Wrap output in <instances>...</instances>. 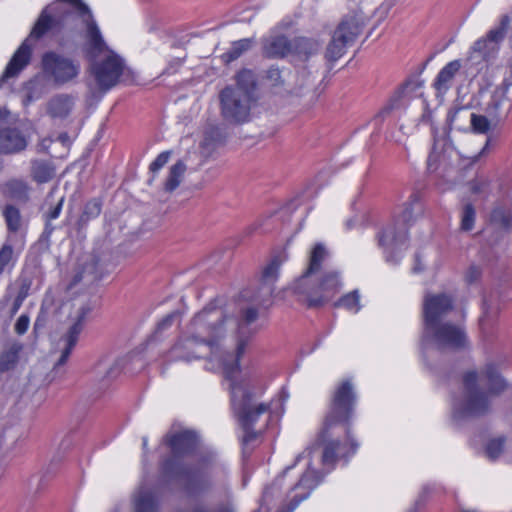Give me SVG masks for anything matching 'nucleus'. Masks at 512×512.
I'll return each mask as SVG.
<instances>
[{
	"label": "nucleus",
	"instance_id": "nucleus-1",
	"mask_svg": "<svg viewBox=\"0 0 512 512\" xmlns=\"http://www.w3.org/2000/svg\"><path fill=\"white\" fill-rule=\"evenodd\" d=\"M82 25L85 29V50L89 60L112 51L106 44L90 8L81 0H57L46 6L39 15L29 37L16 50L0 78V86L15 77L30 62V38L39 39L47 32L62 34L73 32Z\"/></svg>",
	"mask_w": 512,
	"mask_h": 512
},
{
	"label": "nucleus",
	"instance_id": "nucleus-2",
	"mask_svg": "<svg viewBox=\"0 0 512 512\" xmlns=\"http://www.w3.org/2000/svg\"><path fill=\"white\" fill-rule=\"evenodd\" d=\"M163 443L171 451V455L166 456L160 464L161 474L167 482H176L191 497L202 495L212 489L215 474L223 471L213 454L201 456L194 463L182 460L197 449L199 438L196 432H168L163 438Z\"/></svg>",
	"mask_w": 512,
	"mask_h": 512
},
{
	"label": "nucleus",
	"instance_id": "nucleus-3",
	"mask_svg": "<svg viewBox=\"0 0 512 512\" xmlns=\"http://www.w3.org/2000/svg\"><path fill=\"white\" fill-rule=\"evenodd\" d=\"M356 395L350 381H344L334 392L331 406L325 417L323 429L318 437L317 443L323 447L322 464L333 467L341 458H346L356 452L358 443L350 436L348 427H345L347 440L350 443V450L346 445L333 439L332 429L338 425H346L352 416Z\"/></svg>",
	"mask_w": 512,
	"mask_h": 512
},
{
	"label": "nucleus",
	"instance_id": "nucleus-4",
	"mask_svg": "<svg viewBox=\"0 0 512 512\" xmlns=\"http://www.w3.org/2000/svg\"><path fill=\"white\" fill-rule=\"evenodd\" d=\"M328 256L326 247L322 243H317L311 250L308 267L290 286L292 293L309 308L323 306L342 287L338 271L321 272L322 263Z\"/></svg>",
	"mask_w": 512,
	"mask_h": 512
},
{
	"label": "nucleus",
	"instance_id": "nucleus-5",
	"mask_svg": "<svg viewBox=\"0 0 512 512\" xmlns=\"http://www.w3.org/2000/svg\"><path fill=\"white\" fill-rule=\"evenodd\" d=\"M228 380L230 381L232 410L244 430L242 443L247 446L257 439L258 433L254 430V425L261 415L269 412L270 406L257 402L247 385L238 383L233 378Z\"/></svg>",
	"mask_w": 512,
	"mask_h": 512
},
{
	"label": "nucleus",
	"instance_id": "nucleus-6",
	"mask_svg": "<svg viewBox=\"0 0 512 512\" xmlns=\"http://www.w3.org/2000/svg\"><path fill=\"white\" fill-rule=\"evenodd\" d=\"M421 212L420 197L418 193H413L404 204L401 214L377 234L378 245L384 249L388 262H395L393 259L394 251L406 247L408 226Z\"/></svg>",
	"mask_w": 512,
	"mask_h": 512
},
{
	"label": "nucleus",
	"instance_id": "nucleus-7",
	"mask_svg": "<svg viewBox=\"0 0 512 512\" xmlns=\"http://www.w3.org/2000/svg\"><path fill=\"white\" fill-rule=\"evenodd\" d=\"M227 320L226 312L216 305V301H212L193 317L187 333L195 342L208 345L212 349L211 357L217 359L213 349L226 335L225 323Z\"/></svg>",
	"mask_w": 512,
	"mask_h": 512
},
{
	"label": "nucleus",
	"instance_id": "nucleus-8",
	"mask_svg": "<svg viewBox=\"0 0 512 512\" xmlns=\"http://www.w3.org/2000/svg\"><path fill=\"white\" fill-rule=\"evenodd\" d=\"M90 73L95 89L105 94L125 80L129 71L124 59L114 51L90 60Z\"/></svg>",
	"mask_w": 512,
	"mask_h": 512
},
{
	"label": "nucleus",
	"instance_id": "nucleus-9",
	"mask_svg": "<svg viewBox=\"0 0 512 512\" xmlns=\"http://www.w3.org/2000/svg\"><path fill=\"white\" fill-rule=\"evenodd\" d=\"M464 398L453 404V416L457 420L467 417H479L489 413L491 403L488 395L478 387V375L475 371L463 376Z\"/></svg>",
	"mask_w": 512,
	"mask_h": 512
},
{
	"label": "nucleus",
	"instance_id": "nucleus-10",
	"mask_svg": "<svg viewBox=\"0 0 512 512\" xmlns=\"http://www.w3.org/2000/svg\"><path fill=\"white\" fill-rule=\"evenodd\" d=\"M41 63L45 77L57 86L71 83L80 75V62L57 52H46Z\"/></svg>",
	"mask_w": 512,
	"mask_h": 512
},
{
	"label": "nucleus",
	"instance_id": "nucleus-11",
	"mask_svg": "<svg viewBox=\"0 0 512 512\" xmlns=\"http://www.w3.org/2000/svg\"><path fill=\"white\" fill-rule=\"evenodd\" d=\"M220 111L229 124H243L250 120L251 105L255 101L239 89L225 87L219 94Z\"/></svg>",
	"mask_w": 512,
	"mask_h": 512
},
{
	"label": "nucleus",
	"instance_id": "nucleus-12",
	"mask_svg": "<svg viewBox=\"0 0 512 512\" xmlns=\"http://www.w3.org/2000/svg\"><path fill=\"white\" fill-rule=\"evenodd\" d=\"M258 319V310L254 307H248L241 310L240 318L237 320L238 340L236 355L227 354L222 359V366L225 377L231 379L239 372V360L244 354L250 336L254 333L249 326Z\"/></svg>",
	"mask_w": 512,
	"mask_h": 512
},
{
	"label": "nucleus",
	"instance_id": "nucleus-13",
	"mask_svg": "<svg viewBox=\"0 0 512 512\" xmlns=\"http://www.w3.org/2000/svg\"><path fill=\"white\" fill-rule=\"evenodd\" d=\"M361 31V23L355 15L345 16L332 35L326 48L325 57L329 61H337L343 56L347 46L355 42Z\"/></svg>",
	"mask_w": 512,
	"mask_h": 512
},
{
	"label": "nucleus",
	"instance_id": "nucleus-14",
	"mask_svg": "<svg viewBox=\"0 0 512 512\" xmlns=\"http://www.w3.org/2000/svg\"><path fill=\"white\" fill-rule=\"evenodd\" d=\"M433 341L439 349L457 350L465 346L464 330L455 324L442 323L423 329V341Z\"/></svg>",
	"mask_w": 512,
	"mask_h": 512
},
{
	"label": "nucleus",
	"instance_id": "nucleus-15",
	"mask_svg": "<svg viewBox=\"0 0 512 512\" xmlns=\"http://www.w3.org/2000/svg\"><path fill=\"white\" fill-rule=\"evenodd\" d=\"M454 308V300L446 293L426 294L423 301L424 328L442 324V320Z\"/></svg>",
	"mask_w": 512,
	"mask_h": 512
},
{
	"label": "nucleus",
	"instance_id": "nucleus-16",
	"mask_svg": "<svg viewBox=\"0 0 512 512\" xmlns=\"http://www.w3.org/2000/svg\"><path fill=\"white\" fill-rule=\"evenodd\" d=\"M511 19L508 15L501 17L499 26L488 31L485 37L478 39L472 46V51L479 53L483 59L493 56L499 49L510 26Z\"/></svg>",
	"mask_w": 512,
	"mask_h": 512
},
{
	"label": "nucleus",
	"instance_id": "nucleus-17",
	"mask_svg": "<svg viewBox=\"0 0 512 512\" xmlns=\"http://www.w3.org/2000/svg\"><path fill=\"white\" fill-rule=\"evenodd\" d=\"M92 308L89 305H84L79 309L78 316L76 322L69 328L67 333L62 337V341L64 342V347L61 351L60 358L56 362L54 369L64 365L72 350L74 349L79 335L83 330V325L87 315L91 312Z\"/></svg>",
	"mask_w": 512,
	"mask_h": 512
},
{
	"label": "nucleus",
	"instance_id": "nucleus-18",
	"mask_svg": "<svg viewBox=\"0 0 512 512\" xmlns=\"http://www.w3.org/2000/svg\"><path fill=\"white\" fill-rule=\"evenodd\" d=\"M510 85L511 83L505 80L502 85L494 91L487 105L486 112L495 122L505 120L512 108V102L507 97V91Z\"/></svg>",
	"mask_w": 512,
	"mask_h": 512
},
{
	"label": "nucleus",
	"instance_id": "nucleus-19",
	"mask_svg": "<svg viewBox=\"0 0 512 512\" xmlns=\"http://www.w3.org/2000/svg\"><path fill=\"white\" fill-rule=\"evenodd\" d=\"M320 478L315 470L308 469L299 479V481L291 488L296 493L291 497L287 506V510H279L278 512H293L299 503L310 495V492L319 484Z\"/></svg>",
	"mask_w": 512,
	"mask_h": 512
},
{
	"label": "nucleus",
	"instance_id": "nucleus-20",
	"mask_svg": "<svg viewBox=\"0 0 512 512\" xmlns=\"http://www.w3.org/2000/svg\"><path fill=\"white\" fill-rule=\"evenodd\" d=\"M197 345H200V343L195 342L192 336L187 333V336L180 337L168 351L167 360L170 362H190L194 359H198L199 355L194 349Z\"/></svg>",
	"mask_w": 512,
	"mask_h": 512
},
{
	"label": "nucleus",
	"instance_id": "nucleus-21",
	"mask_svg": "<svg viewBox=\"0 0 512 512\" xmlns=\"http://www.w3.org/2000/svg\"><path fill=\"white\" fill-rule=\"evenodd\" d=\"M74 106V96L65 93L56 94L47 102L46 113L53 119H65L71 114Z\"/></svg>",
	"mask_w": 512,
	"mask_h": 512
},
{
	"label": "nucleus",
	"instance_id": "nucleus-22",
	"mask_svg": "<svg viewBox=\"0 0 512 512\" xmlns=\"http://www.w3.org/2000/svg\"><path fill=\"white\" fill-rule=\"evenodd\" d=\"M27 147L25 136L15 128L0 130V153H19Z\"/></svg>",
	"mask_w": 512,
	"mask_h": 512
},
{
	"label": "nucleus",
	"instance_id": "nucleus-23",
	"mask_svg": "<svg viewBox=\"0 0 512 512\" xmlns=\"http://www.w3.org/2000/svg\"><path fill=\"white\" fill-rule=\"evenodd\" d=\"M23 344L18 341L8 342L0 352V373H6L16 368Z\"/></svg>",
	"mask_w": 512,
	"mask_h": 512
},
{
	"label": "nucleus",
	"instance_id": "nucleus-24",
	"mask_svg": "<svg viewBox=\"0 0 512 512\" xmlns=\"http://www.w3.org/2000/svg\"><path fill=\"white\" fill-rule=\"evenodd\" d=\"M460 68V60H453L440 70L433 83V87L437 92L446 93L450 89L452 81Z\"/></svg>",
	"mask_w": 512,
	"mask_h": 512
},
{
	"label": "nucleus",
	"instance_id": "nucleus-25",
	"mask_svg": "<svg viewBox=\"0 0 512 512\" xmlns=\"http://www.w3.org/2000/svg\"><path fill=\"white\" fill-rule=\"evenodd\" d=\"M292 40L285 36H275L267 39L263 46V52L270 58H282L291 53Z\"/></svg>",
	"mask_w": 512,
	"mask_h": 512
},
{
	"label": "nucleus",
	"instance_id": "nucleus-26",
	"mask_svg": "<svg viewBox=\"0 0 512 512\" xmlns=\"http://www.w3.org/2000/svg\"><path fill=\"white\" fill-rule=\"evenodd\" d=\"M481 375L487 380L489 394L499 395L507 388V382L501 376L498 367L494 363H487Z\"/></svg>",
	"mask_w": 512,
	"mask_h": 512
},
{
	"label": "nucleus",
	"instance_id": "nucleus-27",
	"mask_svg": "<svg viewBox=\"0 0 512 512\" xmlns=\"http://www.w3.org/2000/svg\"><path fill=\"white\" fill-rule=\"evenodd\" d=\"M321 44L313 38L296 37L292 40L291 53L305 61L320 50Z\"/></svg>",
	"mask_w": 512,
	"mask_h": 512
},
{
	"label": "nucleus",
	"instance_id": "nucleus-28",
	"mask_svg": "<svg viewBox=\"0 0 512 512\" xmlns=\"http://www.w3.org/2000/svg\"><path fill=\"white\" fill-rule=\"evenodd\" d=\"M301 458H302V454H299L296 457L295 462L293 463V465L287 466L284 469L283 473L281 475H279L278 477H276V479L271 484V486L267 487L264 490L263 496H262V499H261V502H260V507H259L258 510L254 511V512H269V507H265V506L268 505L274 497H278L279 496L280 488H281V485H282V481H283L284 475L290 469H292L297 464V462L300 461Z\"/></svg>",
	"mask_w": 512,
	"mask_h": 512
},
{
	"label": "nucleus",
	"instance_id": "nucleus-29",
	"mask_svg": "<svg viewBox=\"0 0 512 512\" xmlns=\"http://www.w3.org/2000/svg\"><path fill=\"white\" fill-rule=\"evenodd\" d=\"M125 360L122 358L115 359L111 363L100 361L96 366V372L103 386L108 385L112 380L116 379L122 372Z\"/></svg>",
	"mask_w": 512,
	"mask_h": 512
},
{
	"label": "nucleus",
	"instance_id": "nucleus-30",
	"mask_svg": "<svg viewBox=\"0 0 512 512\" xmlns=\"http://www.w3.org/2000/svg\"><path fill=\"white\" fill-rule=\"evenodd\" d=\"M63 202H64V197H61L59 199V201L57 202V204L55 206L51 207L44 215L45 220H46L45 228L38 240V244L45 249L49 248L50 237H51L53 231L55 230V226H53L51 224V221L55 220L59 217V215L62 211Z\"/></svg>",
	"mask_w": 512,
	"mask_h": 512
},
{
	"label": "nucleus",
	"instance_id": "nucleus-31",
	"mask_svg": "<svg viewBox=\"0 0 512 512\" xmlns=\"http://www.w3.org/2000/svg\"><path fill=\"white\" fill-rule=\"evenodd\" d=\"M134 512H158L155 494L148 489H140L134 497Z\"/></svg>",
	"mask_w": 512,
	"mask_h": 512
},
{
	"label": "nucleus",
	"instance_id": "nucleus-32",
	"mask_svg": "<svg viewBox=\"0 0 512 512\" xmlns=\"http://www.w3.org/2000/svg\"><path fill=\"white\" fill-rule=\"evenodd\" d=\"M2 216L5 220L9 233H18L24 224L20 210L12 204H6L2 209Z\"/></svg>",
	"mask_w": 512,
	"mask_h": 512
},
{
	"label": "nucleus",
	"instance_id": "nucleus-33",
	"mask_svg": "<svg viewBox=\"0 0 512 512\" xmlns=\"http://www.w3.org/2000/svg\"><path fill=\"white\" fill-rule=\"evenodd\" d=\"M55 175L54 167L44 160H32L31 176L37 183H46Z\"/></svg>",
	"mask_w": 512,
	"mask_h": 512
},
{
	"label": "nucleus",
	"instance_id": "nucleus-34",
	"mask_svg": "<svg viewBox=\"0 0 512 512\" xmlns=\"http://www.w3.org/2000/svg\"><path fill=\"white\" fill-rule=\"evenodd\" d=\"M101 211L102 201L99 198H93L87 201L77 222L78 229L81 230L85 228L89 221L100 215Z\"/></svg>",
	"mask_w": 512,
	"mask_h": 512
},
{
	"label": "nucleus",
	"instance_id": "nucleus-35",
	"mask_svg": "<svg viewBox=\"0 0 512 512\" xmlns=\"http://www.w3.org/2000/svg\"><path fill=\"white\" fill-rule=\"evenodd\" d=\"M254 44L253 38H244L232 43L230 49L221 56L225 64H229L237 60L243 53L252 48Z\"/></svg>",
	"mask_w": 512,
	"mask_h": 512
},
{
	"label": "nucleus",
	"instance_id": "nucleus-36",
	"mask_svg": "<svg viewBox=\"0 0 512 512\" xmlns=\"http://www.w3.org/2000/svg\"><path fill=\"white\" fill-rule=\"evenodd\" d=\"M187 169L186 164L179 160L170 167L169 174L164 182V190L173 192L181 183L184 173Z\"/></svg>",
	"mask_w": 512,
	"mask_h": 512
},
{
	"label": "nucleus",
	"instance_id": "nucleus-37",
	"mask_svg": "<svg viewBox=\"0 0 512 512\" xmlns=\"http://www.w3.org/2000/svg\"><path fill=\"white\" fill-rule=\"evenodd\" d=\"M232 89H239L247 93L248 96L254 97L256 87V80L251 70L244 69L236 76V85L230 86Z\"/></svg>",
	"mask_w": 512,
	"mask_h": 512
},
{
	"label": "nucleus",
	"instance_id": "nucleus-38",
	"mask_svg": "<svg viewBox=\"0 0 512 512\" xmlns=\"http://www.w3.org/2000/svg\"><path fill=\"white\" fill-rule=\"evenodd\" d=\"M5 193L12 199L26 200L28 197V185L20 179H12L4 186Z\"/></svg>",
	"mask_w": 512,
	"mask_h": 512
},
{
	"label": "nucleus",
	"instance_id": "nucleus-39",
	"mask_svg": "<svg viewBox=\"0 0 512 512\" xmlns=\"http://www.w3.org/2000/svg\"><path fill=\"white\" fill-rule=\"evenodd\" d=\"M491 221L504 229H510L512 227V212L510 209L505 207H496L491 212Z\"/></svg>",
	"mask_w": 512,
	"mask_h": 512
},
{
	"label": "nucleus",
	"instance_id": "nucleus-40",
	"mask_svg": "<svg viewBox=\"0 0 512 512\" xmlns=\"http://www.w3.org/2000/svg\"><path fill=\"white\" fill-rule=\"evenodd\" d=\"M15 262L14 249L10 243V239L7 238L5 243L0 248V275L8 267H13Z\"/></svg>",
	"mask_w": 512,
	"mask_h": 512
},
{
	"label": "nucleus",
	"instance_id": "nucleus-41",
	"mask_svg": "<svg viewBox=\"0 0 512 512\" xmlns=\"http://www.w3.org/2000/svg\"><path fill=\"white\" fill-rule=\"evenodd\" d=\"M359 299L360 295L358 290H354L342 296L337 302L334 303V306L343 307L347 310L357 313L360 310Z\"/></svg>",
	"mask_w": 512,
	"mask_h": 512
},
{
	"label": "nucleus",
	"instance_id": "nucleus-42",
	"mask_svg": "<svg viewBox=\"0 0 512 512\" xmlns=\"http://www.w3.org/2000/svg\"><path fill=\"white\" fill-rule=\"evenodd\" d=\"M281 266L279 257H274L262 271V282L264 285H270L276 281Z\"/></svg>",
	"mask_w": 512,
	"mask_h": 512
},
{
	"label": "nucleus",
	"instance_id": "nucleus-43",
	"mask_svg": "<svg viewBox=\"0 0 512 512\" xmlns=\"http://www.w3.org/2000/svg\"><path fill=\"white\" fill-rule=\"evenodd\" d=\"M476 219V210L471 203H467L463 206L461 213V230L470 231L472 230Z\"/></svg>",
	"mask_w": 512,
	"mask_h": 512
},
{
	"label": "nucleus",
	"instance_id": "nucleus-44",
	"mask_svg": "<svg viewBox=\"0 0 512 512\" xmlns=\"http://www.w3.org/2000/svg\"><path fill=\"white\" fill-rule=\"evenodd\" d=\"M413 83L411 81H407L403 84V86L397 91V93L390 99L389 103L381 110L378 117H384L386 114H389L393 109L399 107V101L402 97L404 91Z\"/></svg>",
	"mask_w": 512,
	"mask_h": 512
},
{
	"label": "nucleus",
	"instance_id": "nucleus-45",
	"mask_svg": "<svg viewBox=\"0 0 512 512\" xmlns=\"http://www.w3.org/2000/svg\"><path fill=\"white\" fill-rule=\"evenodd\" d=\"M470 123L472 130L476 133L485 134L490 129V122L488 118L483 115L472 113Z\"/></svg>",
	"mask_w": 512,
	"mask_h": 512
},
{
	"label": "nucleus",
	"instance_id": "nucleus-46",
	"mask_svg": "<svg viewBox=\"0 0 512 512\" xmlns=\"http://www.w3.org/2000/svg\"><path fill=\"white\" fill-rule=\"evenodd\" d=\"M505 438L499 437L488 442L486 454L491 460L497 459L503 451Z\"/></svg>",
	"mask_w": 512,
	"mask_h": 512
},
{
	"label": "nucleus",
	"instance_id": "nucleus-47",
	"mask_svg": "<svg viewBox=\"0 0 512 512\" xmlns=\"http://www.w3.org/2000/svg\"><path fill=\"white\" fill-rule=\"evenodd\" d=\"M171 152L170 151H164L160 153L156 159L150 164L149 170L153 174L159 171L162 167H164L167 162L169 161Z\"/></svg>",
	"mask_w": 512,
	"mask_h": 512
},
{
	"label": "nucleus",
	"instance_id": "nucleus-48",
	"mask_svg": "<svg viewBox=\"0 0 512 512\" xmlns=\"http://www.w3.org/2000/svg\"><path fill=\"white\" fill-rule=\"evenodd\" d=\"M266 79L273 86L282 85L284 83V80H283V77H282V71L278 67H274V66H271L266 71Z\"/></svg>",
	"mask_w": 512,
	"mask_h": 512
},
{
	"label": "nucleus",
	"instance_id": "nucleus-49",
	"mask_svg": "<svg viewBox=\"0 0 512 512\" xmlns=\"http://www.w3.org/2000/svg\"><path fill=\"white\" fill-rule=\"evenodd\" d=\"M179 312L178 311H173L169 314H167L162 320H160L157 324V328H156V331L157 332H162L168 328H170L172 326V324L174 323V321L179 318Z\"/></svg>",
	"mask_w": 512,
	"mask_h": 512
},
{
	"label": "nucleus",
	"instance_id": "nucleus-50",
	"mask_svg": "<svg viewBox=\"0 0 512 512\" xmlns=\"http://www.w3.org/2000/svg\"><path fill=\"white\" fill-rule=\"evenodd\" d=\"M30 319L26 314H22L16 321L14 330L18 335H23L27 332Z\"/></svg>",
	"mask_w": 512,
	"mask_h": 512
},
{
	"label": "nucleus",
	"instance_id": "nucleus-51",
	"mask_svg": "<svg viewBox=\"0 0 512 512\" xmlns=\"http://www.w3.org/2000/svg\"><path fill=\"white\" fill-rule=\"evenodd\" d=\"M480 275L481 269L478 266L472 265L469 267L465 278L468 283H473L479 279Z\"/></svg>",
	"mask_w": 512,
	"mask_h": 512
},
{
	"label": "nucleus",
	"instance_id": "nucleus-52",
	"mask_svg": "<svg viewBox=\"0 0 512 512\" xmlns=\"http://www.w3.org/2000/svg\"><path fill=\"white\" fill-rule=\"evenodd\" d=\"M51 143V139H48V138H44L42 139L38 145H37V151L38 152H47L48 151V148H49V145Z\"/></svg>",
	"mask_w": 512,
	"mask_h": 512
},
{
	"label": "nucleus",
	"instance_id": "nucleus-53",
	"mask_svg": "<svg viewBox=\"0 0 512 512\" xmlns=\"http://www.w3.org/2000/svg\"><path fill=\"white\" fill-rule=\"evenodd\" d=\"M22 302H23V297H21L20 295L17 296L16 299L14 300V302H13L12 307H11V315L12 316L17 313V311L19 310V308L22 305Z\"/></svg>",
	"mask_w": 512,
	"mask_h": 512
},
{
	"label": "nucleus",
	"instance_id": "nucleus-54",
	"mask_svg": "<svg viewBox=\"0 0 512 512\" xmlns=\"http://www.w3.org/2000/svg\"><path fill=\"white\" fill-rule=\"evenodd\" d=\"M213 512H235L234 509L229 505H222L219 506L216 510Z\"/></svg>",
	"mask_w": 512,
	"mask_h": 512
},
{
	"label": "nucleus",
	"instance_id": "nucleus-55",
	"mask_svg": "<svg viewBox=\"0 0 512 512\" xmlns=\"http://www.w3.org/2000/svg\"><path fill=\"white\" fill-rule=\"evenodd\" d=\"M415 261H416V264H415V265H414V267L412 268V271H413L414 273H419V272H421V271L423 270V267H422V266H420V263H419V256H418V255H416V256H415Z\"/></svg>",
	"mask_w": 512,
	"mask_h": 512
},
{
	"label": "nucleus",
	"instance_id": "nucleus-56",
	"mask_svg": "<svg viewBox=\"0 0 512 512\" xmlns=\"http://www.w3.org/2000/svg\"><path fill=\"white\" fill-rule=\"evenodd\" d=\"M214 134H219V131L217 128H211L210 130L205 132V140H208V138Z\"/></svg>",
	"mask_w": 512,
	"mask_h": 512
},
{
	"label": "nucleus",
	"instance_id": "nucleus-57",
	"mask_svg": "<svg viewBox=\"0 0 512 512\" xmlns=\"http://www.w3.org/2000/svg\"><path fill=\"white\" fill-rule=\"evenodd\" d=\"M473 193H480L482 191V184L481 183H474L471 188Z\"/></svg>",
	"mask_w": 512,
	"mask_h": 512
},
{
	"label": "nucleus",
	"instance_id": "nucleus-58",
	"mask_svg": "<svg viewBox=\"0 0 512 512\" xmlns=\"http://www.w3.org/2000/svg\"><path fill=\"white\" fill-rule=\"evenodd\" d=\"M490 139L486 141L485 146L482 148V150L479 152V154L476 156V159H478L480 156L484 155L489 147Z\"/></svg>",
	"mask_w": 512,
	"mask_h": 512
},
{
	"label": "nucleus",
	"instance_id": "nucleus-59",
	"mask_svg": "<svg viewBox=\"0 0 512 512\" xmlns=\"http://www.w3.org/2000/svg\"><path fill=\"white\" fill-rule=\"evenodd\" d=\"M81 280H82V274H81V273H77V274L73 277L72 284H73V285H76V284H77V283H79Z\"/></svg>",
	"mask_w": 512,
	"mask_h": 512
},
{
	"label": "nucleus",
	"instance_id": "nucleus-60",
	"mask_svg": "<svg viewBox=\"0 0 512 512\" xmlns=\"http://www.w3.org/2000/svg\"><path fill=\"white\" fill-rule=\"evenodd\" d=\"M192 512H213V511L212 510H208V509L203 508V507H197Z\"/></svg>",
	"mask_w": 512,
	"mask_h": 512
},
{
	"label": "nucleus",
	"instance_id": "nucleus-61",
	"mask_svg": "<svg viewBox=\"0 0 512 512\" xmlns=\"http://www.w3.org/2000/svg\"><path fill=\"white\" fill-rule=\"evenodd\" d=\"M432 161H434V156L430 155L428 158V168L431 169L432 167Z\"/></svg>",
	"mask_w": 512,
	"mask_h": 512
},
{
	"label": "nucleus",
	"instance_id": "nucleus-62",
	"mask_svg": "<svg viewBox=\"0 0 512 512\" xmlns=\"http://www.w3.org/2000/svg\"><path fill=\"white\" fill-rule=\"evenodd\" d=\"M147 442H148L147 437H143L142 438V444H143V448L144 449L147 447Z\"/></svg>",
	"mask_w": 512,
	"mask_h": 512
},
{
	"label": "nucleus",
	"instance_id": "nucleus-63",
	"mask_svg": "<svg viewBox=\"0 0 512 512\" xmlns=\"http://www.w3.org/2000/svg\"><path fill=\"white\" fill-rule=\"evenodd\" d=\"M5 116V112L2 109H0V120L4 119Z\"/></svg>",
	"mask_w": 512,
	"mask_h": 512
},
{
	"label": "nucleus",
	"instance_id": "nucleus-64",
	"mask_svg": "<svg viewBox=\"0 0 512 512\" xmlns=\"http://www.w3.org/2000/svg\"><path fill=\"white\" fill-rule=\"evenodd\" d=\"M50 472L51 473L54 472L53 469H52V464L47 468V471H46L45 475L50 473Z\"/></svg>",
	"mask_w": 512,
	"mask_h": 512
}]
</instances>
